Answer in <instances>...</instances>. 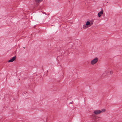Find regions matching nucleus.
I'll return each mask as SVG.
<instances>
[{
  "label": "nucleus",
  "instance_id": "1",
  "mask_svg": "<svg viewBox=\"0 0 122 122\" xmlns=\"http://www.w3.org/2000/svg\"><path fill=\"white\" fill-rule=\"evenodd\" d=\"M105 109H102L101 111L100 110H95L94 112V113L95 115H98L101 113L102 112H104L105 111Z\"/></svg>",
  "mask_w": 122,
  "mask_h": 122
},
{
  "label": "nucleus",
  "instance_id": "2",
  "mask_svg": "<svg viewBox=\"0 0 122 122\" xmlns=\"http://www.w3.org/2000/svg\"><path fill=\"white\" fill-rule=\"evenodd\" d=\"M92 119L94 122H97L98 121V117L95 115L92 114Z\"/></svg>",
  "mask_w": 122,
  "mask_h": 122
},
{
  "label": "nucleus",
  "instance_id": "3",
  "mask_svg": "<svg viewBox=\"0 0 122 122\" xmlns=\"http://www.w3.org/2000/svg\"><path fill=\"white\" fill-rule=\"evenodd\" d=\"M98 61V59L97 57L95 58L91 61V64L92 65H94Z\"/></svg>",
  "mask_w": 122,
  "mask_h": 122
},
{
  "label": "nucleus",
  "instance_id": "4",
  "mask_svg": "<svg viewBox=\"0 0 122 122\" xmlns=\"http://www.w3.org/2000/svg\"><path fill=\"white\" fill-rule=\"evenodd\" d=\"M16 56L13 57L10 60L8 61L9 62H13L15 59Z\"/></svg>",
  "mask_w": 122,
  "mask_h": 122
},
{
  "label": "nucleus",
  "instance_id": "5",
  "mask_svg": "<svg viewBox=\"0 0 122 122\" xmlns=\"http://www.w3.org/2000/svg\"><path fill=\"white\" fill-rule=\"evenodd\" d=\"M103 10H102L100 12L98 13V15L99 17H100L101 16V15H102L103 14Z\"/></svg>",
  "mask_w": 122,
  "mask_h": 122
},
{
  "label": "nucleus",
  "instance_id": "6",
  "mask_svg": "<svg viewBox=\"0 0 122 122\" xmlns=\"http://www.w3.org/2000/svg\"><path fill=\"white\" fill-rule=\"evenodd\" d=\"M109 73L108 71H106L105 73H103L104 75H107L108 74V73Z\"/></svg>",
  "mask_w": 122,
  "mask_h": 122
},
{
  "label": "nucleus",
  "instance_id": "7",
  "mask_svg": "<svg viewBox=\"0 0 122 122\" xmlns=\"http://www.w3.org/2000/svg\"><path fill=\"white\" fill-rule=\"evenodd\" d=\"M90 22L89 21H87L86 23V25L87 26L88 25H90Z\"/></svg>",
  "mask_w": 122,
  "mask_h": 122
},
{
  "label": "nucleus",
  "instance_id": "8",
  "mask_svg": "<svg viewBox=\"0 0 122 122\" xmlns=\"http://www.w3.org/2000/svg\"><path fill=\"white\" fill-rule=\"evenodd\" d=\"M43 0H35V1L36 2H39L42 1Z\"/></svg>",
  "mask_w": 122,
  "mask_h": 122
},
{
  "label": "nucleus",
  "instance_id": "9",
  "mask_svg": "<svg viewBox=\"0 0 122 122\" xmlns=\"http://www.w3.org/2000/svg\"><path fill=\"white\" fill-rule=\"evenodd\" d=\"M83 27L84 28H87L88 27L86 26V25H84L83 26Z\"/></svg>",
  "mask_w": 122,
  "mask_h": 122
},
{
  "label": "nucleus",
  "instance_id": "10",
  "mask_svg": "<svg viewBox=\"0 0 122 122\" xmlns=\"http://www.w3.org/2000/svg\"><path fill=\"white\" fill-rule=\"evenodd\" d=\"M110 73L111 75H112L113 73V72L112 71H110Z\"/></svg>",
  "mask_w": 122,
  "mask_h": 122
},
{
  "label": "nucleus",
  "instance_id": "11",
  "mask_svg": "<svg viewBox=\"0 0 122 122\" xmlns=\"http://www.w3.org/2000/svg\"><path fill=\"white\" fill-rule=\"evenodd\" d=\"M73 103V102L72 101L71 102H70L69 103V104H72Z\"/></svg>",
  "mask_w": 122,
  "mask_h": 122
},
{
  "label": "nucleus",
  "instance_id": "12",
  "mask_svg": "<svg viewBox=\"0 0 122 122\" xmlns=\"http://www.w3.org/2000/svg\"><path fill=\"white\" fill-rule=\"evenodd\" d=\"M90 25H92V24H93V23H90Z\"/></svg>",
  "mask_w": 122,
  "mask_h": 122
},
{
  "label": "nucleus",
  "instance_id": "13",
  "mask_svg": "<svg viewBox=\"0 0 122 122\" xmlns=\"http://www.w3.org/2000/svg\"><path fill=\"white\" fill-rule=\"evenodd\" d=\"M23 48L24 49L25 48V47H24Z\"/></svg>",
  "mask_w": 122,
  "mask_h": 122
}]
</instances>
